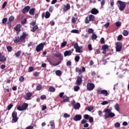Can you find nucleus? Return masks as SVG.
<instances>
[{
  "instance_id": "nucleus-1",
  "label": "nucleus",
  "mask_w": 129,
  "mask_h": 129,
  "mask_svg": "<svg viewBox=\"0 0 129 129\" xmlns=\"http://www.w3.org/2000/svg\"><path fill=\"white\" fill-rule=\"evenodd\" d=\"M105 112V118H109V117H114L115 116V114L111 112V110L110 109H106L104 111Z\"/></svg>"
},
{
  "instance_id": "nucleus-2",
  "label": "nucleus",
  "mask_w": 129,
  "mask_h": 129,
  "mask_svg": "<svg viewBox=\"0 0 129 129\" xmlns=\"http://www.w3.org/2000/svg\"><path fill=\"white\" fill-rule=\"evenodd\" d=\"M53 56H54V57H56L57 58H59V60L58 61L57 63H53V66H58V65L62 63V61L63 60L64 57L63 56V55H62V54H61V53L58 52L53 54Z\"/></svg>"
},
{
  "instance_id": "nucleus-3",
  "label": "nucleus",
  "mask_w": 129,
  "mask_h": 129,
  "mask_svg": "<svg viewBox=\"0 0 129 129\" xmlns=\"http://www.w3.org/2000/svg\"><path fill=\"white\" fill-rule=\"evenodd\" d=\"M117 7L119 8V10L122 12V11H124V9L126 7V3L123 2L121 1H118L117 2Z\"/></svg>"
},
{
  "instance_id": "nucleus-4",
  "label": "nucleus",
  "mask_w": 129,
  "mask_h": 129,
  "mask_svg": "<svg viewBox=\"0 0 129 129\" xmlns=\"http://www.w3.org/2000/svg\"><path fill=\"white\" fill-rule=\"evenodd\" d=\"M94 21H95V16L91 14L89 17H86L85 23V24H89L90 22H94Z\"/></svg>"
},
{
  "instance_id": "nucleus-5",
  "label": "nucleus",
  "mask_w": 129,
  "mask_h": 129,
  "mask_svg": "<svg viewBox=\"0 0 129 129\" xmlns=\"http://www.w3.org/2000/svg\"><path fill=\"white\" fill-rule=\"evenodd\" d=\"M28 106H29V104H28L27 103H24L22 106L18 105L17 107V109L18 110H19V111H23V110H26V109L28 108Z\"/></svg>"
},
{
  "instance_id": "nucleus-6",
  "label": "nucleus",
  "mask_w": 129,
  "mask_h": 129,
  "mask_svg": "<svg viewBox=\"0 0 129 129\" xmlns=\"http://www.w3.org/2000/svg\"><path fill=\"white\" fill-rule=\"evenodd\" d=\"M116 45V51L120 52L121 48H122V43L121 42H117L115 43Z\"/></svg>"
},
{
  "instance_id": "nucleus-7",
  "label": "nucleus",
  "mask_w": 129,
  "mask_h": 129,
  "mask_svg": "<svg viewBox=\"0 0 129 129\" xmlns=\"http://www.w3.org/2000/svg\"><path fill=\"white\" fill-rule=\"evenodd\" d=\"M95 87V85L93 83H88L87 85V89L89 90V91H91L93 89H94Z\"/></svg>"
},
{
  "instance_id": "nucleus-8",
  "label": "nucleus",
  "mask_w": 129,
  "mask_h": 129,
  "mask_svg": "<svg viewBox=\"0 0 129 129\" xmlns=\"http://www.w3.org/2000/svg\"><path fill=\"white\" fill-rule=\"evenodd\" d=\"M83 78V77L82 76H78L77 78V81H76V85H78V86H80L81 84H82V79Z\"/></svg>"
},
{
  "instance_id": "nucleus-9",
  "label": "nucleus",
  "mask_w": 129,
  "mask_h": 129,
  "mask_svg": "<svg viewBox=\"0 0 129 129\" xmlns=\"http://www.w3.org/2000/svg\"><path fill=\"white\" fill-rule=\"evenodd\" d=\"M74 48L76 49V52L77 53H82L81 47L78 45V43H75L74 45Z\"/></svg>"
},
{
  "instance_id": "nucleus-10",
  "label": "nucleus",
  "mask_w": 129,
  "mask_h": 129,
  "mask_svg": "<svg viewBox=\"0 0 129 129\" xmlns=\"http://www.w3.org/2000/svg\"><path fill=\"white\" fill-rule=\"evenodd\" d=\"M45 46V43H40L38 44V46L36 48V52H41L42 49H44V46Z\"/></svg>"
},
{
  "instance_id": "nucleus-11",
  "label": "nucleus",
  "mask_w": 129,
  "mask_h": 129,
  "mask_svg": "<svg viewBox=\"0 0 129 129\" xmlns=\"http://www.w3.org/2000/svg\"><path fill=\"white\" fill-rule=\"evenodd\" d=\"M71 104H72V106L73 107L74 109H77L78 108H80V103H77L76 104H75V101H74L71 102Z\"/></svg>"
},
{
  "instance_id": "nucleus-12",
  "label": "nucleus",
  "mask_w": 129,
  "mask_h": 129,
  "mask_svg": "<svg viewBox=\"0 0 129 129\" xmlns=\"http://www.w3.org/2000/svg\"><path fill=\"white\" fill-rule=\"evenodd\" d=\"M32 96H33V93L31 92H28L26 93V96H24V99L26 100H30Z\"/></svg>"
},
{
  "instance_id": "nucleus-13",
  "label": "nucleus",
  "mask_w": 129,
  "mask_h": 129,
  "mask_svg": "<svg viewBox=\"0 0 129 129\" xmlns=\"http://www.w3.org/2000/svg\"><path fill=\"white\" fill-rule=\"evenodd\" d=\"M27 36H28V34H27L26 32H23L22 35H21L20 37V42H24V41L26 40Z\"/></svg>"
},
{
  "instance_id": "nucleus-14",
  "label": "nucleus",
  "mask_w": 129,
  "mask_h": 129,
  "mask_svg": "<svg viewBox=\"0 0 129 129\" xmlns=\"http://www.w3.org/2000/svg\"><path fill=\"white\" fill-rule=\"evenodd\" d=\"M82 118V115H76L74 118L73 119L75 120V121H79V120H81Z\"/></svg>"
},
{
  "instance_id": "nucleus-15",
  "label": "nucleus",
  "mask_w": 129,
  "mask_h": 129,
  "mask_svg": "<svg viewBox=\"0 0 129 129\" xmlns=\"http://www.w3.org/2000/svg\"><path fill=\"white\" fill-rule=\"evenodd\" d=\"M30 9H31V7H30V6H26L22 10V13H23V14H26V13H28L29 12V10H30Z\"/></svg>"
},
{
  "instance_id": "nucleus-16",
  "label": "nucleus",
  "mask_w": 129,
  "mask_h": 129,
  "mask_svg": "<svg viewBox=\"0 0 129 129\" xmlns=\"http://www.w3.org/2000/svg\"><path fill=\"white\" fill-rule=\"evenodd\" d=\"M90 13L92 15H97L99 13V11L96 8H93L91 10Z\"/></svg>"
},
{
  "instance_id": "nucleus-17",
  "label": "nucleus",
  "mask_w": 129,
  "mask_h": 129,
  "mask_svg": "<svg viewBox=\"0 0 129 129\" xmlns=\"http://www.w3.org/2000/svg\"><path fill=\"white\" fill-rule=\"evenodd\" d=\"M72 55V51L71 50H66L64 52V57H67V56H71Z\"/></svg>"
},
{
  "instance_id": "nucleus-18",
  "label": "nucleus",
  "mask_w": 129,
  "mask_h": 129,
  "mask_svg": "<svg viewBox=\"0 0 129 129\" xmlns=\"http://www.w3.org/2000/svg\"><path fill=\"white\" fill-rule=\"evenodd\" d=\"M69 10H70V4H67L64 8L63 9V12L66 13V12H67V11H68Z\"/></svg>"
},
{
  "instance_id": "nucleus-19",
  "label": "nucleus",
  "mask_w": 129,
  "mask_h": 129,
  "mask_svg": "<svg viewBox=\"0 0 129 129\" xmlns=\"http://www.w3.org/2000/svg\"><path fill=\"white\" fill-rule=\"evenodd\" d=\"M39 29L38 25H35L33 27H31V31L32 33H35V31H37Z\"/></svg>"
},
{
  "instance_id": "nucleus-20",
  "label": "nucleus",
  "mask_w": 129,
  "mask_h": 129,
  "mask_svg": "<svg viewBox=\"0 0 129 129\" xmlns=\"http://www.w3.org/2000/svg\"><path fill=\"white\" fill-rule=\"evenodd\" d=\"M7 61V57L5 55H2L0 57V62H2V63H4Z\"/></svg>"
},
{
  "instance_id": "nucleus-21",
  "label": "nucleus",
  "mask_w": 129,
  "mask_h": 129,
  "mask_svg": "<svg viewBox=\"0 0 129 129\" xmlns=\"http://www.w3.org/2000/svg\"><path fill=\"white\" fill-rule=\"evenodd\" d=\"M21 42V40L20 39V36H16L15 37L14 39V42L15 43H20Z\"/></svg>"
},
{
  "instance_id": "nucleus-22",
  "label": "nucleus",
  "mask_w": 129,
  "mask_h": 129,
  "mask_svg": "<svg viewBox=\"0 0 129 129\" xmlns=\"http://www.w3.org/2000/svg\"><path fill=\"white\" fill-rule=\"evenodd\" d=\"M63 99V100L60 101L61 103H63V102H68V101H69V99H70V98L69 97L64 96V98Z\"/></svg>"
},
{
  "instance_id": "nucleus-23",
  "label": "nucleus",
  "mask_w": 129,
  "mask_h": 129,
  "mask_svg": "<svg viewBox=\"0 0 129 129\" xmlns=\"http://www.w3.org/2000/svg\"><path fill=\"white\" fill-rule=\"evenodd\" d=\"M35 11H36V9L35 8H32L29 10V13L31 16H34V14Z\"/></svg>"
},
{
  "instance_id": "nucleus-24",
  "label": "nucleus",
  "mask_w": 129,
  "mask_h": 129,
  "mask_svg": "<svg viewBox=\"0 0 129 129\" xmlns=\"http://www.w3.org/2000/svg\"><path fill=\"white\" fill-rule=\"evenodd\" d=\"M102 94H103V95H104V96H107V95H108V94H109L108 93L107 90H102Z\"/></svg>"
},
{
  "instance_id": "nucleus-25",
  "label": "nucleus",
  "mask_w": 129,
  "mask_h": 129,
  "mask_svg": "<svg viewBox=\"0 0 129 129\" xmlns=\"http://www.w3.org/2000/svg\"><path fill=\"white\" fill-rule=\"evenodd\" d=\"M14 29L15 31H21V24H18L15 27Z\"/></svg>"
},
{
  "instance_id": "nucleus-26",
  "label": "nucleus",
  "mask_w": 129,
  "mask_h": 129,
  "mask_svg": "<svg viewBox=\"0 0 129 129\" xmlns=\"http://www.w3.org/2000/svg\"><path fill=\"white\" fill-rule=\"evenodd\" d=\"M49 123H50V126H51V127H52V128H55V122H54V120L50 121Z\"/></svg>"
},
{
  "instance_id": "nucleus-27",
  "label": "nucleus",
  "mask_w": 129,
  "mask_h": 129,
  "mask_svg": "<svg viewBox=\"0 0 129 129\" xmlns=\"http://www.w3.org/2000/svg\"><path fill=\"white\" fill-rule=\"evenodd\" d=\"M21 54H22V51L19 50V51H18L16 53H15V54L16 57H17V58H19V57L21 56Z\"/></svg>"
},
{
  "instance_id": "nucleus-28",
  "label": "nucleus",
  "mask_w": 129,
  "mask_h": 129,
  "mask_svg": "<svg viewBox=\"0 0 129 129\" xmlns=\"http://www.w3.org/2000/svg\"><path fill=\"white\" fill-rule=\"evenodd\" d=\"M50 16H51V14H50V12H49L48 11H47L45 13V19H49Z\"/></svg>"
},
{
  "instance_id": "nucleus-29",
  "label": "nucleus",
  "mask_w": 129,
  "mask_h": 129,
  "mask_svg": "<svg viewBox=\"0 0 129 129\" xmlns=\"http://www.w3.org/2000/svg\"><path fill=\"white\" fill-rule=\"evenodd\" d=\"M114 107H115V109L117 110V111H119L120 110V109H119V105L117 103L115 104Z\"/></svg>"
},
{
  "instance_id": "nucleus-30",
  "label": "nucleus",
  "mask_w": 129,
  "mask_h": 129,
  "mask_svg": "<svg viewBox=\"0 0 129 129\" xmlns=\"http://www.w3.org/2000/svg\"><path fill=\"white\" fill-rule=\"evenodd\" d=\"M55 74L57 75V76H61L62 75V72L60 70H57L55 72Z\"/></svg>"
},
{
  "instance_id": "nucleus-31",
  "label": "nucleus",
  "mask_w": 129,
  "mask_h": 129,
  "mask_svg": "<svg viewBox=\"0 0 129 129\" xmlns=\"http://www.w3.org/2000/svg\"><path fill=\"white\" fill-rule=\"evenodd\" d=\"M55 90H56V89H55V88L53 87H50L49 88V92H55Z\"/></svg>"
},
{
  "instance_id": "nucleus-32",
  "label": "nucleus",
  "mask_w": 129,
  "mask_h": 129,
  "mask_svg": "<svg viewBox=\"0 0 129 129\" xmlns=\"http://www.w3.org/2000/svg\"><path fill=\"white\" fill-rule=\"evenodd\" d=\"M76 72H78L79 74H81L82 73V70L79 68H76Z\"/></svg>"
},
{
  "instance_id": "nucleus-33",
  "label": "nucleus",
  "mask_w": 129,
  "mask_h": 129,
  "mask_svg": "<svg viewBox=\"0 0 129 129\" xmlns=\"http://www.w3.org/2000/svg\"><path fill=\"white\" fill-rule=\"evenodd\" d=\"M97 94L99 95V94H102V90L101 89H98L96 90Z\"/></svg>"
},
{
  "instance_id": "nucleus-34",
  "label": "nucleus",
  "mask_w": 129,
  "mask_h": 129,
  "mask_svg": "<svg viewBox=\"0 0 129 129\" xmlns=\"http://www.w3.org/2000/svg\"><path fill=\"white\" fill-rule=\"evenodd\" d=\"M98 2H101V7H102L104 5H105V0H97Z\"/></svg>"
},
{
  "instance_id": "nucleus-35",
  "label": "nucleus",
  "mask_w": 129,
  "mask_h": 129,
  "mask_svg": "<svg viewBox=\"0 0 129 129\" xmlns=\"http://www.w3.org/2000/svg\"><path fill=\"white\" fill-rule=\"evenodd\" d=\"M94 30L92 28H89V30H88V33L89 34H93L94 32Z\"/></svg>"
},
{
  "instance_id": "nucleus-36",
  "label": "nucleus",
  "mask_w": 129,
  "mask_h": 129,
  "mask_svg": "<svg viewBox=\"0 0 129 129\" xmlns=\"http://www.w3.org/2000/svg\"><path fill=\"white\" fill-rule=\"evenodd\" d=\"M7 49L8 52H12L13 51V47L11 46H8L7 47Z\"/></svg>"
},
{
  "instance_id": "nucleus-37",
  "label": "nucleus",
  "mask_w": 129,
  "mask_h": 129,
  "mask_svg": "<svg viewBox=\"0 0 129 129\" xmlns=\"http://www.w3.org/2000/svg\"><path fill=\"white\" fill-rule=\"evenodd\" d=\"M74 91H78V90L80 89V87H79V86L77 85L74 87Z\"/></svg>"
},
{
  "instance_id": "nucleus-38",
  "label": "nucleus",
  "mask_w": 129,
  "mask_h": 129,
  "mask_svg": "<svg viewBox=\"0 0 129 129\" xmlns=\"http://www.w3.org/2000/svg\"><path fill=\"white\" fill-rule=\"evenodd\" d=\"M19 81H20V82H24V81H25V77H24V76H21L19 78Z\"/></svg>"
},
{
  "instance_id": "nucleus-39",
  "label": "nucleus",
  "mask_w": 129,
  "mask_h": 129,
  "mask_svg": "<svg viewBox=\"0 0 129 129\" xmlns=\"http://www.w3.org/2000/svg\"><path fill=\"white\" fill-rule=\"evenodd\" d=\"M96 39H97V35L94 33L92 34V40H95Z\"/></svg>"
},
{
  "instance_id": "nucleus-40",
  "label": "nucleus",
  "mask_w": 129,
  "mask_h": 129,
  "mask_svg": "<svg viewBox=\"0 0 129 129\" xmlns=\"http://www.w3.org/2000/svg\"><path fill=\"white\" fill-rule=\"evenodd\" d=\"M67 45V41H64L61 44V48H64V47H66Z\"/></svg>"
},
{
  "instance_id": "nucleus-41",
  "label": "nucleus",
  "mask_w": 129,
  "mask_h": 129,
  "mask_svg": "<svg viewBox=\"0 0 129 129\" xmlns=\"http://www.w3.org/2000/svg\"><path fill=\"white\" fill-rule=\"evenodd\" d=\"M12 117H18V113L17 112H13Z\"/></svg>"
},
{
  "instance_id": "nucleus-42",
  "label": "nucleus",
  "mask_w": 129,
  "mask_h": 129,
  "mask_svg": "<svg viewBox=\"0 0 129 129\" xmlns=\"http://www.w3.org/2000/svg\"><path fill=\"white\" fill-rule=\"evenodd\" d=\"M108 48V45L107 44H105L102 47V50H106Z\"/></svg>"
},
{
  "instance_id": "nucleus-43",
  "label": "nucleus",
  "mask_w": 129,
  "mask_h": 129,
  "mask_svg": "<svg viewBox=\"0 0 129 129\" xmlns=\"http://www.w3.org/2000/svg\"><path fill=\"white\" fill-rule=\"evenodd\" d=\"M79 60H80V56H76L75 57V61L76 62H79Z\"/></svg>"
},
{
  "instance_id": "nucleus-44",
  "label": "nucleus",
  "mask_w": 129,
  "mask_h": 129,
  "mask_svg": "<svg viewBox=\"0 0 129 129\" xmlns=\"http://www.w3.org/2000/svg\"><path fill=\"white\" fill-rule=\"evenodd\" d=\"M122 34L123 36H127L128 35V32L126 30H124L122 32Z\"/></svg>"
},
{
  "instance_id": "nucleus-45",
  "label": "nucleus",
  "mask_w": 129,
  "mask_h": 129,
  "mask_svg": "<svg viewBox=\"0 0 129 129\" xmlns=\"http://www.w3.org/2000/svg\"><path fill=\"white\" fill-rule=\"evenodd\" d=\"M41 89H42V85H39L36 87V90H37V91H39V90H41Z\"/></svg>"
},
{
  "instance_id": "nucleus-46",
  "label": "nucleus",
  "mask_w": 129,
  "mask_h": 129,
  "mask_svg": "<svg viewBox=\"0 0 129 129\" xmlns=\"http://www.w3.org/2000/svg\"><path fill=\"white\" fill-rule=\"evenodd\" d=\"M13 119L12 120L13 121H14V122H17L18 121V119H19V118L18 117H12Z\"/></svg>"
},
{
  "instance_id": "nucleus-47",
  "label": "nucleus",
  "mask_w": 129,
  "mask_h": 129,
  "mask_svg": "<svg viewBox=\"0 0 129 129\" xmlns=\"http://www.w3.org/2000/svg\"><path fill=\"white\" fill-rule=\"evenodd\" d=\"M71 33H73L74 34H78L79 31L77 29H74L71 31Z\"/></svg>"
},
{
  "instance_id": "nucleus-48",
  "label": "nucleus",
  "mask_w": 129,
  "mask_h": 129,
  "mask_svg": "<svg viewBox=\"0 0 129 129\" xmlns=\"http://www.w3.org/2000/svg\"><path fill=\"white\" fill-rule=\"evenodd\" d=\"M14 106V105L13 104H10L8 106V110H11L12 109V108Z\"/></svg>"
},
{
  "instance_id": "nucleus-49",
  "label": "nucleus",
  "mask_w": 129,
  "mask_h": 129,
  "mask_svg": "<svg viewBox=\"0 0 129 129\" xmlns=\"http://www.w3.org/2000/svg\"><path fill=\"white\" fill-rule=\"evenodd\" d=\"M14 20H15V17H14L13 16H10L9 18V22H13V21H14Z\"/></svg>"
},
{
  "instance_id": "nucleus-50",
  "label": "nucleus",
  "mask_w": 129,
  "mask_h": 129,
  "mask_svg": "<svg viewBox=\"0 0 129 129\" xmlns=\"http://www.w3.org/2000/svg\"><path fill=\"white\" fill-rule=\"evenodd\" d=\"M26 23H27V19L26 18H25L24 19H23V20L21 21L22 25H25V24H26Z\"/></svg>"
},
{
  "instance_id": "nucleus-51",
  "label": "nucleus",
  "mask_w": 129,
  "mask_h": 129,
  "mask_svg": "<svg viewBox=\"0 0 129 129\" xmlns=\"http://www.w3.org/2000/svg\"><path fill=\"white\" fill-rule=\"evenodd\" d=\"M34 71V68L33 67H30L28 68V72H33Z\"/></svg>"
},
{
  "instance_id": "nucleus-52",
  "label": "nucleus",
  "mask_w": 129,
  "mask_h": 129,
  "mask_svg": "<svg viewBox=\"0 0 129 129\" xmlns=\"http://www.w3.org/2000/svg\"><path fill=\"white\" fill-rule=\"evenodd\" d=\"M7 22H8L7 18H3L2 20V24H6Z\"/></svg>"
},
{
  "instance_id": "nucleus-53",
  "label": "nucleus",
  "mask_w": 129,
  "mask_h": 129,
  "mask_svg": "<svg viewBox=\"0 0 129 129\" xmlns=\"http://www.w3.org/2000/svg\"><path fill=\"white\" fill-rule=\"evenodd\" d=\"M64 95V92H61L59 93V97L61 98H65V96H63Z\"/></svg>"
},
{
  "instance_id": "nucleus-54",
  "label": "nucleus",
  "mask_w": 129,
  "mask_h": 129,
  "mask_svg": "<svg viewBox=\"0 0 129 129\" xmlns=\"http://www.w3.org/2000/svg\"><path fill=\"white\" fill-rule=\"evenodd\" d=\"M115 127H120V123L119 122H116L114 124Z\"/></svg>"
},
{
  "instance_id": "nucleus-55",
  "label": "nucleus",
  "mask_w": 129,
  "mask_h": 129,
  "mask_svg": "<svg viewBox=\"0 0 129 129\" xmlns=\"http://www.w3.org/2000/svg\"><path fill=\"white\" fill-rule=\"evenodd\" d=\"M63 117H64L65 118H69V117H70V115L66 113L63 115Z\"/></svg>"
},
{
  "instance_id": "nucleus-56",
  "label": "nucleus",
  "mask_w": 129,
  "mask_h": 129,
  "mask_svg": "<svg viewBox=\"0 0 129 129\" xmlns=\"http://www.w3.org/2000/svg\"><path fill=\"white\" fill-rule=\"evenodd\" d=\"M7 5H8V3H7V2H4V3H3V6H2V9H5V8H6Z\"/></svg>"
},
{
  "instance_id": "nucleus-57",
  "label": "nucleus",
  "mask_w": 129,
  "mask_h": 129,
  "mask_svg": "<svg viewBox=\"0 0 129 129\" xmlns=\"http://www.w3.org/2000/svg\"><path fill=\"white\" fill-rule=\"evenodd\" d=\"M86 109L88 110V111H92V110H93V107H88V108H86Z\"/></svg>"
},
{
  "instance_id": "nucleus-58",
  "label": "nucleus",
  "mask_w": 129,
  "mask_h": 129,
  "mask_svg": "<svg viewBox=\"0 0 129 129\" xmlns=\"http://www.w3.org/2000/svg\"><path fill=\"white\" fill-rule=\"evenodd\" d=\"M53 10V6L49 7V8L48 9L49 12H50V13H52Z\"/></svg>"
},
{
  "instance_id": "nucleus-59",
  "label": "nucleus",
  "mask_w": 129,
  "mask_h": 129,
  "mask_svg": "<svg viewBox=\"0 0 129 129\" xmlns=\"http://www.w3.org/2000/svg\"><path fill=\"white\" fill-rule=\"evenodd\" d=\"M84 118H85V119H89V115H88V114H85L84 115Z\"/></svg>"
},
{
  "instance_id": "nucleus-60",
  "label": "nucleus",
  "mask_w": 129,
  "mask_h": 129,
  "mask_svg": "<svg viewBox=\"0 0 129 129\" xmlns=\"http://www.w3.org/2000/svg\"><path fill=\"white\" fill-rule=\"evenodd\" d=\"M121 39H122V35H119L117 37V40L118 41H121Z\"/></svg>"
},
{
  "instance_id": "nucleus-61",
  "label": "nucleus",
  "mask_w": 129,
  "mask_h": 129,
  "mask_svg": "<svg viewBox=\"0 0 129 129\" xmlns=\"http://www.w3.org/2000/svg\"><path fill=\"white\" fill-rule=\"evenodd\" d=\"M100 42H101V44H104V43L105 42V40H104V38L102 37L101 38Z\"/></svg>"
},
{
  "instance_id": "nucleus-62",
  "label": "nucleus",
  "mask_w": 129,
  "mask_h": 129,
  "mask_svg": "<svg viewBox=\"0 0 129 129\" xmlns=\"http://www.w3.org/2000/svg\"><path fill=\"white\" fill-rule=\"evenodd\" d=\"M30 25L31 26H32L33 27H34V26H35V25H36V22L35 21H32L30 23Z\"/></svg>"
},
{
  "instance_id": "nucleus-63",
  "label": "nucleus",
  "mask_w": 129,
  "mask_h": 129,
  "mask_svg": "<svg viewBox=\"0 0 129 129\" xmlns=\"http://www.w3.org/2000/svg\"><path fill=\"white\" fill-rule=\"evenodd\" d=\"M93 120H94L93 117H89V121L90 122H93Z\"/></svg>"
},
{
  "instance_id": "nucleus-64",
  "label": "nucleus",
  "mask_w": 129,
  "mask_h": 129,
  "mask_svg": "<svg viewBox=\"0 0 129 129\" xmlns=\"http://www.w3.org/2000/svg\"><path fill=\"white\" fill-rule=\"evenodd\" d=\"M26 129H34V126L32 125H29L26 127Z\"/></svg>"
}]
</instances>
